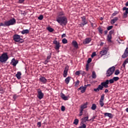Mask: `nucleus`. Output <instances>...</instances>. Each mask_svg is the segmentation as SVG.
Listing matches in <instances>:
<instances>
[{
  "label": "nucleus",
  "instance_id": "61",
  "mask_svg": "<svg viewBox=\"0 0 128 128\" xmlns=\"http://www.w3.org/2000/svg\"><path fill=\"white\" fill-rule=\"evenodd\" d=\"M108 92V89H106L105 90H104V92H105V93H106V92Z\"/></svg>",
  "mask_w": 128,
  "mask_h": 128
},
{
  "label": "nucleus",
  "instance_id": "18",
  "mask_svg": "<svg viewBox=\"0 0 128 128\" xmlns=\"http://www.w3.org/2000/svg\"><path fill=\"white\" fill-rule=\"evenodd\" d=\"M90 42H92V38H86L85 40L83 42V44H90Z\"/></svg>",
  "mask_w": 128,
  "mask_h": 128
},
{
  "label": "nucleus",
  "instance_id": "63",
  "mask_svg": "<svg viewBox=\"0 0 128 128\" xmlns=\"http://www.w3.org/2000/svg\"><path fill=\"white\" fill-rule=\"evenodd\" d=\"M125 6H128V1L126 3Z\"/></svg>",
  "mask_w": 128,
  "mask_h": 128
},
{
  "label": "nucleus",
  "instance_id": "24",
  "mask_svg": "<svg viewBox=\"0 0 128 128\" xmlns=\"http://www.w3.org/2000/svg\"><path fill=\"white\" fill-rule=\"evenodd\" d=\"M72 44L75 48H78V42L76 40H73L72 42Z\"/></svg>",
  "mask_w": 128,
  "mask_h": 128
},
{
  "label": "nucleus",
  "instance_id": "42",
  "mask_svg": "<svg viewBox=\"0 0 128 128\" xmlns=\"http://www.w3.org/2000/svg\"><path fill=\"white\" fill-rule=\"evenodd\" d=\"M38 19H39L40 20H42L44 19V16H42V15H40V16L38 17Z\"/></svg>",
  "mask_w": 128,
  "mask_h": 128
},
{
  "label": "nucleus",
  "instance_id": "25",
  "mask_svg": "<svg viewBox=\"0 0 128 128\" xmlns=\"http://www.w3.org/2000/svg\"><path fill=\"white\" fill-rule=\"evenodd\" d=\"M104 116H108V118H114L112 114L111 113L106 112L104 114Z\"/></svg>",
  "mask_w": 128,
  "mask_h": 128
},
{
  "label": "nucleus",
  "instance_id": "45",
  "mask_svg": "<svg viewBox=\"0 0 128 128\" xmlns=\"http://www.w3.org/2000/svg\"><path fill=\"white\" fill-rule=\"evenodd\" d=\"M112 28H114V26H109L107 28V30H112Z\"/></svg>",
  "mask_w": 128,
  "mask_h": 128
},
{
  "label": "nucleus",
  "instance_id": "20",
  "mask_svg": "<svg viewBox=\"0 0 128 128\" xmlns=\"http://www.w3.org/2000/svg\"><path fill=\"white\" fill-rule=\"evenodd\" d=\"M78 90H80V92L82 94H84V93L86 92V88H84V86H81L79 88H78Z\"/></svg>",
  "mask_w": 128,
  "mask_h": 128
},
{
  "label": "nucleus",
  "instance_id": "32",
  "mask_svg": "<svg viewBox=\"0 0 128 128\" xmlns=\"http://www.w3.org/2000/svg\"><path fill=\"white\" fill-rule=\"evenodd\" d=\"M96 108V105L94 104H92V107H91V110H94Z\"/></svg>",
  "mask_w": 128,
  "mask_h": 128
},
{
  "label": "nucleus",
  "instance_id": "30",
  "mask_svg": "<svg viewBox=\"0 0 128 128\" xmlns=\"http://www.w3.org/2000/svg\"><path fill=\"white\" fill-rule=\"evenodd\" d=\"M126 64H128V58H127L126 60H124L122 64V66L124 68H126Z\"/></svg>",
  "mask_w": 128,
  "mask_h": 128
},
{
  "label": "nucleus",
  "instance_id": "35",
  "mask_svg": "<svg viewBox=\"0 0 128 128\" xmlns=\"http://www.w3.org/2000/svg\"><path fill=\"white\" fill-rule=\"evenodd\" d=\"M47 30H48V32H54V28H50V27H48L47 28Z\"/></svg>",
  "mask_w": 128,
  "mask_h": 128
},
{
  "label": "nucleus",
  "instance_id": "38",
  "mask_svg": "<svg viewBox=\"0 0 128 128\" xmlns=\"http://www.w3.org/2000/svg\"><path fill=\"white\" fill-rule=\"evenodd\" d=\"M81 72L82 70L76 71V72H75V74L76 76H80V74H81Z\"/></svg>",
  "mask_w": 128,
  "mask_h": 128
},
{
  "label": "nucleus",
  "instance_id": "57",
  "mask_svg": "<svg viewBox=\"0 0 128 128\" xmlns=\"http://www.w3.org/2000/svg\"><path fill=\"white\" fill-rule=\"evenodd\" d=\"M66 34H63L62 35V38H66Z\"/></svg>",
  "mask_w": 128,
  "mask_h": 128
},
{
  "label": "nucleus",
  "instance_id": "23",
  "mask_svg": "<svg viewBox=\"0 0 128 128\" xmlns=\"http://www.w3.org/2000/svg\"><path fill=\"white\" fill-rule=\"evenodd\" d=\"M88 108V102H86L84 104L81 105L80 107V110H84V108Z\"/></svg>",
  "mask_w": 128,
  "mask_h": 128
},
{
  "label": "nucleus",
  "instance_id": "19",
  "mask_svg": "<svg viewBox=\"0 0 128 128\" xmlns=\"http://www.w3.org/2000/svg\"><path fill=\"white\" fill-rule=\"evenodd\" d=\"M60 96L64 100H68V96H66L63 93L60 94Z\"/></svg>",
  "mask_w": 128,
  "mask_h": 128
},
{
  "label": "nucleus",
  "instance_id": "43",
  "mask_svg": "<svg viewBox=\"0 0 128 128\" xmlns=\"http://www.w3.org/2000/svg\"><path fill=\"white\" fill-rule=\"evenodd\" d=\"M52 58V54H50L48 56L46 59L48 60H50V58Z\"/></svg>",
  "mask_w": 128,
  "mask_h": 128
},
{
  "label": "nucleus",
  "instance_id": "39",
  "mask_svg": "<svg viewBox=\"0 0 128 128\" xmlns=\"http://www.w3.org/2000/svg\"><path fill=\"white\" fill-rule=\"evenodd\" d=\"M118 14V11H115L114 13H113L112 15V18H114V16H116V14Z\"/></svg>",
  "mask_w": 128,
  "mask_h": 128
},
{
  "label": "nucleus",
  "instance_id": "62",
  "mask_svg": "<svg viewBox=\"0 0 128 128\" xmlns=\"http://www.w3.org/2000/svg\"><path fill=\"white\" fill-rule=\"evenodd\" d=\"M100 46H104V42H100Z\"/></svg>",
  "mask_w": 128,
  "mask_h": 128
},
{
  "label": "nucleus",
  "instance_id": "1",
  "mask_svg": "<svg viewBox=\"0 0 128 128\" xmlns=\"http://www.w3.org/2000/svg\"><path fill=\"white\" fill-rule=\"evenodd\" d=\"M56 21L60 24V26H66L68 24V18L65 16H56Z\"/></svg>",
  "mask_w": 128,
  "mask_h": 128
},
{
  "label": "nucleus",
  "instance_id": "13",
  "mask_svg": "<svg viewBox=\"0 0 128 128\" xmlns=\"http://www.w3.org/2000/svg\"><path fill=\"white\" fill-rule=\"evenodd\" d=\"M18 64V61L16 60V58H13L10 62V64L13 66H16V64Z\"/></svg>",
  "mask_w": 128,
  "mask_h": 128
},
{
  "label": "nucleus",
  "instance_id": "40",
  "mask_svg": "<svg viewBox=\"0 0 128 128\" xmlns=\"http://www.w3.org/2000/svg\"><path fill=\"white\" fill-rule=\"evenodd\" d=\"M113 80H114V82H118V80H120V78L116 76V77H114Z\"/></svg>",
  "mask_w": 128,
  "mask_h": 128
},
{
  "label": "nucleus",
  "instance_id": "60",
  "mask_svg": "<svg viewBox=\"0 0 128 128\" xmlns=\"http://www.w3.org/2000/svg\"><path fill=\"white\" fill-rule=\"evenodd\" d=\"M83 88H84L86 90V88H88V86L85 84L84 86H83Z\"/></svg>",
  "mask_w": 128,
  "mask_h": 128
},
{
  "label": "nucleus",
  "instance_id": "6",
  "mask_svg": "<svg viewBox=\"0 0 128 128\" xmlns=\"http://www.w3.org/2000/svg\"><path fill=\"white\" fill-rule=\"evenodd\" d=\"M116 70V68L114 66H112L109 68L106 72V76H110L114 72V70Z\"/></svg>",
  "mask_w": 128,
  "mask_h": 128
},
{
  "label": "nucleus",
  "instance_id": "36",
  "mask_svg": "<svg viewBox=\"0 0 128 128\" xmlns=\"http://www.w3.org/2000/svg\"><path fill=\"white\" fill-rule=\"evenodd\" d=\"M98 30L99 34H102V28L101 27L98 28Z\"/></svg>",
  "mask_w": 128,
  "mask_h": 128
},
{
  "label": "nucleus",
  "instance_id": "29",
  "mask_svg": "<svg viewBox=\"0 0 128 128\" xmlns=\"http://www.w3.org/2000/svg\"><path fill=\"white\" fill-rule=\"evenodd\" d=\"M70 78H72V77L68 76L65 79V82L66 84H70Z\"/></svg>",
  "mask_w": 128,
  "mask_h": 128
},
{
  "label": "nucleus",
  "instance_id": "58",
  "mask_svg": "<svg viewBox=\"0 0 128 128\" xmlns=\"http://www.w3.org/2000/svg\"><path fill=\"white\" fill-rule=\"evenodd\" d=\"M86 70H88V64H86Z\"/></svg>",
  "mask_w": 128,
  "mask_h": 128
},
{
  "label": "nucleus",
  "instance_id": "47",
  "mask_svg": "<svg viewBox=\"0 0 128 128\" xmlns=\"http://www.w3.org/2000/svg\"><path fill=\"white\" fill-rule=\"evenodd\" d=\"M103 83L106 84H110V81L108 80H106V82H102Z\"/></svg>",
  "mask_w": 128,
  "mask_h": 128
},
{
  "label": "nucleus",
  "instance_id": "22",
  "mask_svg": "<svg viewBox=\"0 0 128 128\" xmlns=\"http://www.w3.org/2000/svg\"><path fill=\"white\" fill-rule=\"evenodd\" d=\"M64 12L62 10H60L57 13V16H64Z\"/></svg>",
  "mask_w": 128,
  "mask_h": 128
},
{
  "label": "nucleus",
  "instance_id": "12",
  "mask_svg": "<svg viewBox=\"0 0 128 128\" xmlns=\"http://www.w3.org/2000/svg\"><path fill=\"white\" fill-rule=\"evenodd\" d=\"M70 68V67L68 66H66L64 70V73H63V76L64 78H66L68 76V69Z\"/></svg>",
  "mask_w": 128,
  "mask_h": 128
},
{
  "label": "nucleus",
  "instance_id": "7",
  "mask_svg": "<svg viewBox=\"0 0 128 128\" xmlns=\"http://www.w3.org/2000/svg\"><path fill=\"white\" fill-rule=\"evenodd\" d=\"M82 18V23L79 24L80 26L82 27L84 26L86 24H88V20H86V18L85 17V16H83L81 17Z\"/></svg>",
  "mask_w": 128,
  "mask_h": 128
},
{
  "label": "nucleus",
  "instance_id": "4",
  "mask_svg": "<svg viewBox=\"0 0 128 128\" xmlns=\"http://www.w3.org/2000/svg\"><path fill=\"white\" fill-rule=\"evenodd\" d=\"M22 36H20L18 34H14L13 36V38L14 42H20L22 43L24 42V39H22Z\"/></svg>",
  "mask_w": 128,
  "mask_h": 128
},
{
  "label": "nucleus",
  "instance_id": "17",
  "mask_svg": "<svg viewBox=\"0 0 128 128\" xmlns=\"http://www.w3.org/2000/svg\"><path fill=\"white\" fill-rule=\"evenodd\" d=\"M122 10H126L125 12L124 13V18H128V8L126 7H124Z\"/></svg>",
  "mask_w": 128,
  "mask_h": 128
},
{
  "label": "nucleus",
  "instance_id": "44",
  "mask_svg": "<svg viewBox=\"0 0 128 128\" xmlns=\"http://www.w3.org/2000/svg\"><path fill=\"white\" fill-rule=\"evenodd\" d=\"M114 80L113 78L112 79H110L109 80V83L110 84H114Z\"/></svg>",
  "mask_w": 128,
  "mask_h": 128
},
{
  "label": "nucleus",
  "instance_id": "9",
  "mask_svg": "<svg viewBox=\"0 0 128 128\" xmlns=\"http://www.w3.org/2000/svg\"><path fill=\"white\" fill-rule=\"evenodd\" d=\"M114 32V30L110 31L108 34L107 36V40L108 42H112V34Z\"/></svg>",
  "mask_w": 128,
  "mask_h": 128
},
{
  "label": "nucleus",
  "instance_id": "41",
  "mask_svg": "<svg viewBox=\"0 0 128 128\" xmlns=\"http://www.w3.org/2000/svg\"><path fill=\"white\" fill-rule=\"evenodd\" d=\"M114 74H116V76H118V74H120V70H116L115 71Z\"/></svg>",
  "mask_w": 128,
  "mask_h": 128
},
{
  "label": "nucleus",
  "instance_id": "16",
  "mask_svg": "<svg viewBox=\"0 0 128 128\" xmlns=\"http://www.w3.org/2000/svg\"><path fill=\"white\" fill-rule=\"evenodd\" d=\"M92 120H88V116L82 118L81 124H84L86 122H90Z\"/></svg>",
  "mask_w": 128,
  "mask_h": 128
},
{
  "label": "nucleus",
  "instance_id": "33",
  "mask_svg": "<svg viewBox=\"0 0 128 128\" xmlns=\"http://www.w3.org/2000/svg\"><path fill=\"white\" fill-rule=\"evenodd\" d=\"M73 124H76V126H78V119L76 118L74 120V122Z\"/></svg>",
  "mask_w": 128,
  "mask_h": 128
},
{
  "label": "nucleus",
  "instance_id": "49",
  "mask_svg": "<svg viewBox=\"0 0 128 128\" xmlns=\"http://www.w3.org/2000/svg\"><path fill=\"white\" fill-rule=\"evenodd\" d=\"M82 112H84V110H80V116H82Z\"/></svg>",
  "mask_w": 128,
  "mask_h": 128
},
{
  "label": "nucleus",
  "instance_id": "46",
  "mask_svg": "<svg viewBox=\"0 0 128 128\" xmlns=\"http://www.w3.org/2000/svg\"><path fill=\"white\" fill-rule=\"evenodd\" d=\"M80 84V80H78L75 83V86H78Z\"/></svg>",
  "mask_w": 128,
  "mask_h": 128
},
{
  "label": "nucleus",
  "instance_id": "28",
  "mask_svg": "<svg viewBox=\"0 0 128 128\" xmlns=\"http://www.w3.org/2000/svg\"><path fill=\"white\" fill-rule=\"evenodd\" d=\"M16 76L18 80H20V78H22V72H18Z\"/></svg>",
  "mask_w": 128,
  "mask_h": 128
},
{
  "label": "nucleus",
  "instance_id": "27",
  "mask_svg": "<svg viewBox=\"0 0 128 128\" xmlns=\"http://www.w3.org/2000/svg\"><path fill=\"white\" fill-rule=\"evenodd\" d=\"M21 34H30V30L28 29L24 30L21 32Z\"/></svg>",
  "mask_w": 128,
  "mask_h": 128
},
{
  "label": "nucleus",
  "instance_id": "59",
  "mask_svg": "<svg viewBox=\"0 0 128 128\" xmlns=\"http://www.w3.org/2000/svg\"><path fill=\"white\" fill-rule=\"evenodd\" d=\"M104 34H105V35L108 34V30H106L104 31Z\"/></svg>",
  "mask_w": 128,
  "mask_h": 128
},
{
  "label": "nucleus",
  "instance_id": "31",
  "mask_svg": "<svg viewBox=\"0 0 128 128\" xmlns=\"http://www.w3.org/2000/svg\"><path fill=\"white\" fill-rule=\"evenodd\" d=\"M92 78L94 79L96 78V74L94 71L92 72Z\"/></svg>",
  "mask_w": 128,
  "mask_h": 128
},
{
  "label": "nucleus",
  "instance_id": "2",
  "mask_svg": "<svg viewBox=\"0 0 128 128\" xmlns=\"http://www.w3.org/2000/svg\"><path fill=\"white\" fill-rule=\"evenodd\" d=\"M16 22V19L12 18L9 20L4 22V24L2 22L0 23V26H14Z\"/></svg>",
  "mask_w": 128,
  "mask_h": 128
},
{
  "label": "nucleus",
  "instance_id": "34",
  "mask_svg": "<svg viewBox=\"0 0 128 128\" xmlns=\"http://www.w3.org/2000/svg\"><path fill=\"white\" fill-rule=\"evenodd\" d=\"M80 124H82V126H80L78 127V128H86V125L84 124H82V122H80Z\"/></svg>",
  "mask_w": 128,
  "mask_h": 128
},
{
  "label": "nucleus",
  "instance_id": "52",
  "mask_svg": "<svg viewBox=\"0 0 128 128\" xmlns=\"http://www.w3.org/2000/svg\"><path fill=\"white\" fill-rule=\"evenodd\" d=\"M81 74H82V76H86V73L84 71H81Z\"/></svg>",
  "mask_w": 128,
  "mask_h": 128
},
{
  "label": "nucleus",
  "instance_id": "10",
  "mask_svg": "<svg viewBox=\"0 0 128 128\" xmlns=\"http://www.w3.org/2000/svg\"><path fill=\"white\" fill-rule=\"evenodd\" d=\"M53 44H56V47L54 48L56 50H60V42H58L56 40H54L53 41Z\"/></svg>",
  "mask_w": 128,
  "mask_h": 128
},
{
  "label": "nucleus",
  "instance_id": "50",
  "mask_svg": "<svg viewBox=\"0 0 128 128\" xmlns=\"http://www.w3.org/2000/svg\"><path fill=\"white\" fill-rule=\"evenodd\" d=\"M61 110L62 112H64L66 110V107H64V106H62L61 108Z\"/></svg>",
  "mask_w": 128,
  "mask_h": 128
},
{
  "label": "nucleus",
  "instance_id": "55",
  "mask_svg": "<svg viewBox=\"0 0 128 128\" xmlns=\"http://www.w3.org/2000/svg\"><path fill=\"white\" fill-rule=\"evenodd\" d=\"M13 98L14 100H16V98H18V96H16V94L14 95L13 96Z\"/></svg>",
  "mask_w": 128,
  "mask_h": 128
},
{
  "label": "nucleus",
  "instance_id": "14",
  "mask_svg": "<svg viewBox=\"0 0 128 128\" xmlns=\"http://www.w3.org/2000/svg\"><path fill=\"white\" fill-rule=\"evenodd\" d=\"M128 48H126L125 50L124 54L122 55V58H128Z\"/></svg>",
  "mask_w": 128,
  "mask_h": 128
},
{
  "label": "nucleus",
  "instance_id": "37",
  "mask_svg": "<svg viewBox=\"0 0 128 128\" xmlns=\"http://www.w3.org/2000/svg\"><path fill=\"white\" fill-rule=\"evenodd\" d=\"M62 42L64 44H68V40H66V38H63L62 40Z\"/></svg>",
  "mask_w": 128,
  "mask_h": 128
},
{
  "label": "nucleus",
  "instance_id": "5",
  "mask_svg": "<svg viewBox=\"0 0 128 128\" xmlns=\"http://www.w3.org/2000/svg\"><path fill=\"white\" fill-rule=\"evenodd\" d=\"M8 60V53H3L1 56H0V62H6Z\"/></svg>",
  "mask_w": 128,
  "mask_h": 128
},
{
  "label": "nucleus",
  "instance_id": "21",
  "mask_svg": "<svg viewBox=\"0 0 128 128\" xmlns=\"http://www.w3.org/2000/svg\"><path fill=\"white\" fill-rule=\"evenodd\" d=\"M39 80L41 82H42V84H46L47 80L46 78L44 76H42L40 78Z\"/></svg>",
  "mask_w": 128,
  "mask_h": 128
},
{
  "label": "nucleus",
  "instance_id": "51",
  "mask_svg": "<svg viewBox=\"0 0 128 128\" xmlns=\"http://www.w3.org/2000/svg\"><path fill=\"white\" fill-rule=\"evenodd\" d=\"M50 62V60H47V59H46V60H45V61L44 62V64H48V63Z\"/></svg>",
  "mask_w": 128,
  "mask_h": 128
},
{
  "label": "nucleus",
  "instance_id": "26",
  "mask_svg": "<svg viewBox=\"0 0 128 128\" xmlns=\"http://www.w3.org/2000/svg\"><path fill=\"white\" fill-rule=\"evenodd\" d=\"M118 20V18L115 17L112 20H111L110 24H115L116 22V21Z\"/></svg>",
  "mask_w": 128,
  "mask_h": 128
},
{
  "label": "nucleus",
  "instance_id": "48",
  "mask_svg": "<svg viewBox=\"0 0 128 128\" xmlns=\"http://www.w3.org/2000/svg\"><path fill=\"white\" fill-rule=\"evenodd\" d=\"M96 56V52H94L92 54V58H94V56Z\"/></svg>",
  "mask_w": 128,
  "mask_h": 128
},
{
  "label": "nucleus",
  "instance_id": "3",
  "mask_svg": "<svg viewBox=\"0 0 128 128\" xmlns=\"http://www.w3.org/2000/svg\"><path fill=\"white\" fill-rule=\"evenodd\" d=\"M104 88H108V85L102 82H101L100 84H99L98 86V87L97 88H94V92H98L100 90H104Z\"/></svg>",
  "mask_w": 128,
  "mask_h": 128
},
{
  "label": "nucleus",
  "instance_id": "11",
  "mask_svg": "<svg viewBox=\"0 0 128 128\" xmlns=\"http://www.w3.org/2000/svg\"><path fill=\"white\" fill-rule=\"evenodd\" d=\"M104 94H102L101 96V98L100 100V104L102 108L104 106Z\"/></svg>",
  "mask_w": 128,
  "mask_h": 128
},
{
  "label": "nucleus",
  "instance_id": "53",
  "mask_svg": "<svg viewBox=\"0 0 128 128\" xmlns=\"http://www.w3.org/2000/svg\"><path fill=\"white\" fill-rule=\"evenodd\" d=\"M37 125L38 126V128H40L42 126V122H39L37 123Z\"/></svg>",
  "mask_w": 128,
  "mask_h": 128
},
{
  "label": "nucleus",
  "instance_id": "15",
  "mask_svg": "<svg viewBox=\"0 0 128 128\" xmlns=\"http://www.w3.org/2000/svg\"><path fill=\"white\" fill-rule=\"evenodd\" d=\"M108 48H105V50H102L100 52V54H101L102 56H106V54H108Z\"/></svg>",
  "mask_w": 128,
  "mask_h": 128
},
{
  "label": "nucleus",
  "instance_id": "64",
  "mask_svg": "<svg viewBox=\"0 0 128 128\" xmlns=\"http://www.w3.org/2000/svg\"><path fill=\"white\" fill-rule=\"evenodd\" d=\"M126 112H128V108L126 109Z\"/></svg>",
  "mask_w": 128,
  "mask_h": 128
},
{
  "label": "nucleus",
  "instance_id": "8",
  "mask_svg": "<svg viewBox=\"0 0 128 128\" xmlns=\"http://www.w3.org/2000/svg\"><path fill=\"white\" fill-rule=\"evenodd\" d=\"M37 92H38V96L37 97L39 100H42V98H44V93H42V90L40 88H38L37 90Z\"/></svg>",
  "mask_w": 128,
  "mask_h": 128
},
{
  "label": "nucleus",
  "instance_id": "56",
  "mask_svg": "<svg viewBox=\"0 0 128 128\" xmlns=\"http://www.w3.org/2000/svg\"><path fill=\"white\" fill-rule=\"evenodd\" d=\"M24 2V0H18L19 4H22V2Z\"/></svg>",
  "mask_w": 128,
  "mask_h": 128
},
{
  "label": "nucleus",
  "instance_id": "54",
  "mask_svg": "<svg viewBox=\"0 0 128 128\" xmlns=\"http://www.w3.org/2000/svg\"><path fill=\"white\" fill-rule=\"evenodd\" d=\"M87 62L88 64H90V62H92V58H88Z\"/></svg>",
  "mask_w": 128,
  "mask_h": 128
}]
</instances>
